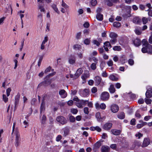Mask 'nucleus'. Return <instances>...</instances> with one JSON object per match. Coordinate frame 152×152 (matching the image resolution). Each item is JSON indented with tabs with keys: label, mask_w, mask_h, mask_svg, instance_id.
<instances>
[{
	"label": "nucleus",
	"mask_w": 152,
	"mask_h": 152,
	"mask_svg": "<svg viewBox=\"0 0 152 152\" xmlns=\"http://www.w3.org/2000/svg\"><path fill=\"white\" fill-rule=\"evenodd\" d=\"M44 80L40 83L38 86L40 87L42 86H47L50 84L51 83V80L50 79L46 78V77L44 78Z\"/></svg>",
	"instance_id": "2"
},
{
	"label": "nucleus",
	"mask_w": 152,
	"mask_h": 152,
	"mask_svg": "<svg viewBox=\"0 0 152 152\" xmlns=\"http://www.w3.org/2000/svg\"><path fill=\"white\" fill-rule=\"evenodd\" d=\"M117 39L116 38H112V39L110 40V42L112 44H114L117 42Z\"/></svg>",
	"instance_id": "54"
},
{
	"label": "nucleus",
	"mask_w": 152,
	"mask_h": 152,
	"mask_svg": "<svg viewBox=\"0 0 152 152\" xmlns=\"http://www.w3.org/2000/svg\"><path fill=\"white\" fill-rule=\"evenodd\" d=\"M91 91L93 93H96L97 91V88L95 87H93L91 89Z\"/></svg>",
	"instance_id": "62"
},
{
	"label": "nucleus",
	"mask_w": 152,
	"mask_h": 152,
	"mask_svg": "<svg viewBox=\"0 0 152 152\" xmlns=\"http://www.w3.org/2000/svg\"><path fill=\"white\" fill-rule=\"evenodd\" d=\"M141 145V143L140 142L135 141L133 143L132 146V148L133 149L135 148H137L140 146Z\"/></svg>",
	"instance_id": "9"
},
{
	"label": "nucleus",
	"mask_w": 152,
	"mask_h": 152,
	"mask_svg": "<svg viewBox=\"0 0 152 152\" xmlns=\"http://www.w3.org/2000/svg\"><path fill=\"white\" fill-rule=\"evenodd\" d=\"M56 73V72H52L51 73H50L48 75H47L46 76V78H48L49 79H50V77L54 75H55V74Z\"/></svg>",
	"instance_id": "44"
},
{
	"label": "nucleus",
	"mask_w": 152,
	"mask_h": 152,
	"mask_svg": "<svg viewBox=\"0 0 152 152\" xmlns=\"http://www.w3.org/2000/svg\"><path fill=\"white\" fill-rule=\"evenodd\" d=\"M142 21L144 24H146L148 22L147 18L145 17H143L142 18Z\"/></svg>",
	"instance_id": "49"
},
{
	"label": "nucleus",
	"mask_w": 152,
	"mask_h": 152,
	"mask_svg": "<svg viewBox=\"0 0 152 152\" xmlns=\"http://www.w3.org/2000/svg\"><path fill=\"white\" fill-rule=\"evenodd\" d=\"M103 140H100L97 141L94 145L93 148V150L94 152H98V151L99 148L102 145L101 142H103Z\"/></svg>",
	"instance_id": "5"
},
{
	"label": "nucleus",
	"mask_w": 152,
	"mask_h": 152,
	"mask_svg": "<svg viewBox=\"0 0 152 152\" xmlns=\"http://www.w3.org/2000/svg\"><path fill=\"white\" fill-rule=\"evenodd\" d=\"M105 2L106 3L107 5L109 7H112L113 5L112 2L110 0H106Z\"/></svg>",
	"instance_id": "36"
},
{
	"label": "nucleus",
	"mask_w": 152,
	"mask_h": 152,
	"mask_svg": "<svg viewBox=\"0 0 152 152\" xmlns=\"http://www.w3.org/2000/svg\"><path fill=\"white\" fill-rule=\"evenodd\" d=\"M143 134H141L140 132H138L137 134H136L135 135V136L136 137H138V139H140L141 137L143 136Z\"/></svg>",
	"instance_id": "46"
},
{
	"label": "nucleus",
	"mask_w": 152,
	"mask_h": 152,
	"mask_svg": "<svg viewBox=\"0 0 152 152\" xmlns=\"http://www.w3.org/2000/svg\"><path fill=\"white\" fill-rule=\"evenodd\" d=\"M113 126V124L110 122H107L103 126L102 128L105 130H109L112 128Z\"/></svg>",
	"instance_id": "6"
},
{
	"label": "nucleus",
	"mask_w": 152,
	"mask_h": 152,
	"mask_svg": "<svg viewBox=\"0 0 152 152\" xmlns=\"http://www.w3.org/2000/svg\"><path fill=\"white\" fill-rule=\"evenodd\" d=\"M69 120L70 122L71 123H74L75 122V118L72 115H71L69 117Z\"/></svg>",
	"instance_id": "35"
},
{
	"label": "nucleus",
	"mask_w": 152,
	"mask_h": 152,
	"mask_svg": "<svg viewBox=\"0 0 152 152\" xmlns=\"http://www.w3.org/2000/svg\"><path fill=\"white\" fill-rule=\"evenodd\" d=\"M90 24L88 22H86L83 24V26L86 28H88Z\"/></svg>",
	"instance_id": "64"
},
{
	"label": "nucleus",
	"mask_w": 152,
	"mask_h": 152,
	"mask_svg": "<svg viewBox=\"0 0 152 152\" xmlns=\"http://www.w3.org/2000/svg\"><path fill=\"white\" fill-rule=\"evenodd\" d=\"M110 110L113 113H117L119 110V107L116 104H112L111 105Z\"/></svg>",
	"instance_id": "8"
},
{
	"label": "nucleus",
	"mask_w": 152,
	"mask_h": 152,
	"mask_svg": "<svg viewBox=\"0 0 152 152\" xmlns=\"http://www.w3.org/2000/svg\"><path fill=\"white\" fill-rule=\"evenodd\" d=\"M144 101L143 99H140L138 101V102L139 104H142L144 103Z\"/></svg>",
	"instance_id": "63"
},
{
	"label": "nucleus",
	"mask_w": 152,
	"mask_h": 152,
	"mask_svg": "<svg viewBox=\"0 0 152 152\" xmlns=\"http://www.w3.org/2000/svg\"><path fill=\"white\" fill-rule=\"evenodd\" d=\"M91 68L92 70H95L96 68V64L92 63L91 65Z\"/></svg>",
	"instance_id": "39"
},
{
	"label": "nucleus",
	"mask_w": 152,
	"mask_h": 152,
	"mask_svg": "<svg viewBox=\"0 0 152 152\" xmlns=\"http://www.w3.org/2000/svg\"><path fill=\"white\" fill-rule=\"evenodd\" d=\"M145 102L147 104H151V99L145 98Z\"/></svg>",
	"instance_id": "50"
},
{
	"label": "nucleus",
	"mask_w": 152,
	"mask_h": 152,
	"mask_svg": "<svg viewBox=\"0 0 152 152\" xmlns=\"http://www.w3.org/2000/svg\"><path fill=\"white\" fill-rule=\"evenodd\" d=\"M94 80L96 86H98L99 85L102 80V78L98 76H96L95 77Z\"/></svg>",
	"instance_id": "7"
},
{
	"label": "nucleus",
	"mask_w": 152,
	"mask_h": 152,
	"mask_svg": "<svg viewBox=\"0 0 152 152\" xmlns=\"http://www.w3.org/2000/svg\"><path fill=\"white\" fill-rule=\"evenodd\" d=\"M81 32H79L77 33L76 35V38L77 39H80L81 36Z\"/></svg>",
	"instance_id": "61"
},
{
	"label": "nucleus",
	"mask_w": 152,
	"mask_h": 152,
	"mask_svg": "<svg viewBox=\"0 0 152 152\" xmlns=\"http://www.w3.org/2000/svg\"><path fill=\"white\" fill-rule=\"evenodd\" d=\"M89 90L87 88L83 90L80 89L79 91L80 95L83 97H87L89 95Z\"/></svg>",
	"instance_id": "3"
},
{
	"label": "nucleus",
	"mask_w": 152,
	"mask_h": 152,
	"mask_svg": "<svg viewBox=\"0 0 152 152\" xmlns=\"http://www.w3.org/2000/svg\"><path fill=\"white\" fill-rule=\"evenodd\" d=\"M109 93L107 91H104L102 93L100 96V99L103 101H107L110 97Z\"/></svg>",
	"instance_id": "4"
},
{
	"label": "nucleus",
	"mask_w": 152,
	"mask_h": 152,
	"mask_svg": "<svg viewBox=\"0 0 152 152\" xmlns=\"http://www.w3.org/2000/svg\"><path fill=\"white\" fill-rule=\"evenodd\" d=\"M112 133L115 135H118L120 134L121 132V131L119 130L113 129L111 130Z\"/></svg>",
	"instance_id": "17"
},
{
	"label": "nucleus",
	"mask_w": 152,
	"mask_h": 152,
	"mask_svg": "<svg viewBox=\"0 0 152 152\" xmlns=\"http://www.w3.org/2000/svg\"><path fill=\"white\" fill-rule=\"evenodd\" d=\"M150 143V140L148 138H145L142 144V147H145L148 146Z\"/></svg>",
	"instance_id": "13"
},
{
	"label": "nucleus",
	"mask_w": 152,
	"mask_h": 152,
	"mask_svg": "<svg viewBox=\"0 0 152 152\" xmlns=\"http://www.w3.org/2000/svg\"><path fill=\"white\" fill-rule=\"evenodd\" d=\"M93 43L94 44L98 46H99L100 45V43L96 40H94L93 41Z\"/></svg>",
	"instance_id": "60"
},
{
	"label": "nucleus",
	"mask_w": 152,
	"mask_h": 152,
	"mask_svg": "<svg viewBox=\"0 0 152 152\" xmlns=\"http://www.w3.org/2000/svg\"><path fill=\"white\" fill-rule=\"evenodd\" d=\"M11 91V89L10 88H9L6 90L7 94V96H9L10 93Z\"/></svg>",
	"instance_id": "57"
},
{
	"label": "nucleus",
	"mask_w": 152,
	"mask_h": 152,
	"mask_svg": "<svg viewBox=\"0 0 152 152\" xmlns=\"http://www.w3.org/2000/svg\"><path fill=\"white\" fill-rule=\"evenodd\" d=\"M118 118L120 119H123L125 118V114L124 112H122L117 115Z\"/></svg>",
	"instance_id": "25"
},
{
	"label": "nucleus",
	"mask_w": 152,
	"mask_h": 152,
	"mask_svg": "<svg viewBox=\"0 0 152 152\" xmlns=\"http://www.w3.org/2000/svg\"><path fill=\"white\" fill-rule=\"evenodd\" d=\"M113 50L114 51H120L121 50V48L120 46H115L113 48Z\"/></svg>",
	"instance_id": "34"
},
{
	"label": "nucleus",
	"mask_w": 152,
	"mask_h": 152,
	"mask_svg": "<svg viewBox=\"0 0 152 152\" xmlns=\"http://www.w3.org/2000/svg\"><path fill=\"white\" fill-rule=\"evenodd\" d=\"M110 150V148L107 146H102V147L101 151L102 152H109Z\"/></svg>",
	"instance_id": "16"
},
{
	"label": "nucleus",
	"mask_w": 152,
	"mask_h": 152,
	"mask_svg": "<svg viewBox=\"0 0 152 152\" xmlns=\"http://www.w3.org/2000/svg\"><path fill=\"white\" fill-rule=\"evenodd\" d=\"M110 37L112 39L116 38L118 37V35L115 33L112 32H111L109 35Z\"/></svg>",
	"instance_id": "29"
},
{
	"label": "nucleus",
	"mask_w": 152,
	"mask_h": 152,
	"mask_svg": "<svg viewBox=\"0 0 152 152\" xmlns=\"http://www.w3.org/2000/svg\"><path fill=\"white\" fill-rule=\"evenodd\" d=\"M40 109V113L41 114L42 113V111L44 110L45 109V104L44 103H43V102H42L41 104Z\"/></svg>",
	"instance_id": "32"
},
{
	"label": "nucleus",
	"mask_w": 152,
	"mask_h": 152,
	"mask_svg": "<svg viewBox=\"0 0 152 152\" xmlns=\"http://www.w3.org/2000/svg\"><path fill=\"white\" fill-rule=\"evenodd\" d=\"M151 46H148V47L146 46L143 47L141 49V51L143 53H147L148 52V50H151Z\"/></svg>",
	"instance_id": "19"
},
{
	"label": "nucleus",
	"mask_w": 152,
	"mask_h": 152,
	"mask_svg": "<svg viewBox=\"0 0 152 152\" xmlns=\"http://www.w3.org/2000/svg\"><path fill=\"white\" fill-rule=\"evenodd\" d=\"M124 8L129 12H131V7L129 6H125Z\"/></svg>",
	"instance_id": "42"
},
{
	"label": "nucleus",
	"mask_w": 152,
	"mask_h": 152,
	"mask_svg": "<svg viewBox=\"0 0 152 152\" xmlns=\"http://www.w3.org/2000/svg\"><path fill=\"white\" fill-rule=\"evenodd\" d=\"M38 7L39 9H40L41 12H44L45 11V10L42 4H39Z\"/></svg>",
	"instance_id": "40"
},
{
	"label": "nucleus",
	"mask_w": 152,
	"mask_h": 152,
	"mask_svg": "<svg viewBox=\"0 0 152 152\" xmlns=\"http://www.w3.org/2000/svg\"><path fill=\"white\" fill-rule=\"evenodd\" d=\"M133 43L136 47H139L141 45V40L138 38H137L134 39L133 42Z\"/></svg>",
	"instance_id": "11"
},
{
	"label": "nucleus",
	"mask_w": 152,
	"mask_h": 152,
	"mask_svg": "<svg viewBox=\"0 0 152 152\" xmlns=\"http://www.w3.org/2000/svg\"><path fill=\"white\" fill-rule=\"evenodd\" d=\"M61 6L65 9H66L68 7V5H67L64 2L63 0H62V1Z\"/></svg>",
	"instance_id": "43"
},
{
	"label": "nucleus",
	"mask_w": 152,
	"mask_h": 152,
	"mask_svg": "<svg viewBox=\"0 0 152 152\" xmlns=\"http://www.w3.org/2000/svg\"><path fill=\"white\" fill-rule=\"evenodd\" d=\"M56 120L59 123L62 125H64L66 124L68 121L64 117L62 116H58L56 117Z\"/></svg>",
	"instance_id": "1"
},
{
	"label": "nucleus",
	"mask_w": 152,
	"mask_h": 152,
	"mask_svg": "<svg viewBox=\"0 0 152 152\" xmlns=\"http://www.w3.org/2000/svg\"><path fill=\"white\" fill-rule=\"evenodd\" d=\"M62 139V136L61 135H58L56 138V141L57 142L59 141Z\"/></svg>",
	"instance_id": "59"
},
{
	"label": "nucleus",
	"mask_w": 152,
	"mask_h": 152,
	"mask_svg": "<svg viewBox=\"0 0 152 152\" xmlns=\"http://www.w3.org/2000/svg\"><path fill=\"white\" fill-rule=\"evenodd\" d=\"M91 4L92 6H95L97 4V1L96 0H91Z\"/></svg>",
	"instance_id": "41"
},
{
	"label": "nucleus",
	"mask_w": 152,
	"mask_h": 152,
	"mask_svg": "<svg viewBox=\"0 0 152 152\" xmlns=\"http://www.w3.org/2000/svg\"><path fill=\"white\" fill-rule=\"evenodd\" d=\"M142 45L146 46V47H148V46H151V45L149 44L148 43L147 41L145 39H142Z\"/></svg>",
	"instance_id": "27"
},
{
	"label": "nucleus",
	"mask_w": 152,
	"mask_h": 152,
	"mask_svg": "<svg viewBox=\"0 0 152 152\" xmlns=\"http://www.w3.org/2000/svg\"><path fill=\"white\" fill-rule=\"evenodd\" d=\"M121 23L118 22H115L113 23V26L114 27L118 28L121 26Z\"/></svg>",
	"instance_id": "37"
},
{
	"label": "nucleus",
	"mask_w": 152,
	"mask_h": 152,
	"mask_svg": "<svg viewBox=\"0 0 152 152\" xmlns=\"http://www.w3.org/2000/svg\"><path fill=\"white\" fill-rule=\"evenodd\" d=\"M96 18L98 20L101 21L103 19V15L102 14L97 13L96 15Z\"/></svg>",
	"instance_id": "23"
},
{
	"label": "nucleus",
	"mask_w": 152,
	"mask_h": 152,
	"mask_svg": "<svg viewBox=\"0 0 152 152\" xmlns=\"http://www.w3.org/2000/svg\"><path fill=\"white\" fill-rule=\"evenodd\" d=\"M70 112L74 114H76L78 112V110L76 109L72 108L71 109Z\"/></svg>",
	"instance_id": "38"
},
{
	"label": "nucleus",
	"mask_w": 152,
	"mask_h": 152,
	"mask_svg": "<svg viewBox=\"0 0 152 152\" xmlns=\"http://www.w3.org/2000/svg\"><path fill=\"white\" fill-rule=\"evenodd\" d=\"M106 107V105L104 103H102L100 105V108L102 110H104Z\"/></svg>",
	"instance_id": "48"
},
{
	"label": "nucleus",
	"mask_w": 152,
	"mask_h": 152,
	"mask_svg": "<svg viewBox=\"0 0 152 152\" xmlns=\"http://www.w3.org/2000/svg\"><path fill=\"white\" fill-rule=\"evenodd\" d=\"M126 56L123 55L120 58L119 61L122 64H124L126 61Z\"/></svg>",
	"instance_id": "22"
},
{
	"label": "nucleus",
	"mask_w": 152,
	"mask_h": 152,
	"mask_svg": "<svg viewBox=\"0 0 152 152\" xmlns=\"http://www.w3.org/2000/svg\"><path fill=\"white\" fill-rule=\"evenodd\" d=\"M63 130L64 132V134L63 135L64 137H66L69 134V129L68 127H65L63 129Z\"/></svg>",
	"instance_id": "18"
},
{
	"label": "nucleus",
	"mask_w": 152,
	"mask_h": 152,
	"mask_svg": "<svg viewBox=\"0 0 152 152\" xmlns=\"http://www.w3.org/2000/svg\"><path fill=\"white\" fill-rule=\"evenodd\" d=\"M134 22L138 24H140L141 23V19L138 18H135L133 19Z\"/></svg>",
	"instance_id": "28"
},
{
	"label": "nucleus",
	"mask_w": 152,
	"mask_h": 152,
	"mask_svg": "<svg viewBox=\"0 0 152 152\" xmlns=\"http://www.w3.org/2000/svg\"><path fill=\"white\" fill-rule=\"evenodd\" d=\"M75 57L73 55H71L69 58V62L70 64H73L75 63Z\"/></svg>",
	"instance_id": "12"
},
{
	"label": "nucleus",
	"mask_w": 152,
	"mask_h": 152,
	"mask_svg": "<svg viewBox=\"0 0 152 152\" xmlns=\"http://www.w3.org/2000/svg\"><path fill=\"white\" fill-rule=\"evenodd\" d=\"M3 99L5 102H6L8 101V98L4 94L3 95Z\"/></svg>",
	"instance_id": "58"
},
{
	"label": "nucleus",
	"mask_w": 152,
	"mask_h": 152,
	"mask_svg": "<svg viewBox=\"0 0 152 152\" xmlns=\"http://www.w3.org/2000/svg\"><path fill=\"white\" fill-rule=\"evenodd\" d=\"M96 117L98 121H100L102 119L101 117L100 113L99 112H98L96 113Z\"/></svg>",
	"instance_id": "33"
},
{
	"label": "nucleus",
	"mask_w": 152,
	"mask_h": 152,
	"mask_svg": "<svg viewBox=\"0 0 152 152\" xmlns=\"http://www.w3.org/2000/svg\"><path fill=\"white\" fill-rule=\"evenodd\" d=\"M46 117L45 115H43L41 119V123L42 124H45L46 123Z\"/></svg>",
	"instance_id": "31"
},
{
	"label": "nucleus",
	"mask_w": 152,
	"mask_h": 152,
	"mask_svg": "<svg viewBox=\"0 0 152 152\" xmlns=\"http://www.w3.org/2000/svg\"><path fill=\"white\" fill-rule=\"evenodd\" d=\"M146 97L147 98H150L152 96V91L151 90H148L145 93Z\"/></svg>",
	"instance_id": "21"
},
{
	"label": "nucleus",
	"mask_w": 152,
	"mask_h": 152,
	"mask_svg": "<svg viewBox=\"0 0 152 152\" xmlns=\"http://www.w3.org/2000/svg\"><path fill=\"white\" fill-rule=\"evenodd\" d=\"M59 94L63 98H66L67 96V93L64 89H62L60 91Z\"/></svg>",
	"instance_id": "10"
},
{
	"label": "nucleus",
	"mask_w": 152,
	"mask_h": 152,
	"mask_svg": "<svg viewBox=\"0 0 152 152\" xmlns=\"http://www.w3.org/2000/svg\"><path fill=\"white\" fill-rule=\"evenodd\" d=\"M73 49L75 50H80L81 48V46L78 44H75L73 46Z\"/></svg>",
	"instance_id": "30"
},
{
	"label": "nucleus",
	"mask_w": 152,
	"mask_h": 152,
	"mask_svg": "<svg viewBox=\"0 0 152 152\" xmlns=\"http://www.w3.org/2000/svg\"><path fill=\"white\" fill-rule=\"evenodd\" d=\"M109 90L110 92L111 93H114L116 91L114 87V86L113 85H110L109 88Z\"/></svg>",
	"instance_id": "26"
},
{
	"label": "nucleus",
	"mask_w": 152,
	"mask_h": 152,
	"mask_svg": "<svg viewBox=\"0 0 152 152\" xmlns=\"http://www.w3.org/2000/svg\"><path fill=\"white\" fill-rule=\"evenodd\" d=\"M128 62L129 64L131 66L133 65L134 63V60L131 58L129 59Z\"/></svg>",
	"instance_id": "51"
},
{
	"label": "nucleus",
	"mask_w": 152,
	"mask_h": 152,
	"mask_svg": "<svg viewBox=\"0 0 152 152\" xmlns=\"http://www.w3.org/2000/svg\"><path fill=\"white\" fill-rule=\"evenodd\" d=\"M51 7L58 14H60V12L59 11L57 6L54 4H53L51 6Z\"/></svg>",
	"instance_id": "20"
},
{
	"label": "nucleus",
	"mask_w": 152,
	"mask_h": 152,
	"mask_svg": "<svg viewBox=\"0 0 152 152\" xmlns=\"http://www.w3.org/2000/svg\"><path fill=\"white\" fill-rule=\"evenodd\" d=\"M20 98V95L18 94L15 97V106L14 110H16V107L18 104L19 102V99Z\"/></svg>",
	"instance_id": "15"
},
{
	"label": "nucleus",
	"mask_w": 152,
	"mask_h": 152,
	"mask_svg": "<svg viewBox=\"0 0 152 152\" xmlns=\"http://www.w3.org/2000/svg\"><path fill=\"white\" fill-rule=\"evenodd\" d=\"M109 78L110 80L113 81H117L118 80V77L113 75H110Z\"/></svg>",
	"instance_id": "24"
},
{
	"label": "nucleus",
	"mask_w": 152,
	"mask_h": 152,
	"mask_svg": "<svg viewBox=\"0 0 152 152\" xmlns=\"http://www.w3.org/2000/svg\"><path fill=\"white\" fill-rule=\"evenodd\" d=\"M110 147L113 150H115L117 148V145L116 144H112Z\"/></svg>",
	"instance_id": "56"
},
{
	"label": "nucleus",
	"mask_w": 152,
	"mask_h": 152,
	"mask_svg": "<svg viewBox=\"0 0 152 152\" xmlns=\"http://www.w3.org/2000/svg\"><path fill=\"white\" fill-rule=\"evenodd\" d=\"M136 120L134 118L132 119L130 121V124L133 126H134L136 124Z\"/></svg>",
	"instance_id": "55"
},
{
	"label": "nucleus",
	"mask_w": 152,
	"mask_h": 152,
	"mask_svg": "<svg viewBox=\"0 0 152 152\" xmlns=\"http://www.w3.org/2000/svg\"><path fill=\"white\" fill-rule=\"evenodd\" d=\"M90 40L88 38L85 39L84 40V43L86 45H88L90 44Z\"/></svg>",
	"instance_id": "47"
},
{
	"label": "nucleus",
	"mask_w": 152,
	"mask_h": 152,
	"mask_svg": "<svg viewBox=\"0 0 152 152\" xmlns=\"http://www.w3.org/2000/svg\"><path fill=\"white\" fill-rule=\"evenodd\" d=\"M107 64L109 66H112L113 65V61L111 59H110L109 61L107 62Z\"/></svg>",
	"instance_id": "53"
},
{
	"label": "nucleus",
	"mask_w": 152,
	"mask_h": 152,
	"mask_svg": "<svg viewBox=\"0 0 152 152\" xmlns=\"http://www.w3.org/2000/svg\"><path fill=\"white\" fill-rule=\"evenodd\" d=\"M20 137L19 134H18V133H16V134L15 141H20Z\"/></svg>",
	"instance_id": "45"
},
{
	"label": "nucleus",
	"mask_w": 152,
	"mask_h": 152,
	"mask_svg": "<svg viewBox=\"0 0 152 152\" xmlns=\"http://www.w3.org/2000/svg\"><path fill=\"white\" fill-rule=\"evenodd\" d=\"M80 102H81L82 105H85L86 104H87V102H88V100H81L80 101Z\"/></svg>",
	"instance_id": "52"
},
{
	"label": "nucleus",
	"mask_w": 152,
	"mask_h": 152,
	"mask_svg": "<svg viewBox=\"0 0 152 152\" xmlns=\"http://www.w3.org/2000/svg\"><path fill=\"white\" fill-rule=\"evenodd\" d=\"M83 72V70L81 68H80L77 69L74 75L76 77L75 78V79H76L78 78L82 73Z\"/></svg>",
	"instance_id": "14"
}]
</instances>
